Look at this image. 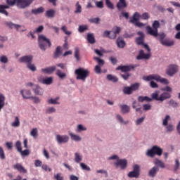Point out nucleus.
Wrapping results in <instances>:
<instances>
[{"instance_id":"obj_1","label":"nucleus","mask_w":180,"mask_h":180,"mask_svg":"<svg viewBox=\"0 0 180 180\" xmlns=\"http://www.w3.org/2000/svg\"><path fill=\"white\" fill-rule=\"evenodd\" d=\"M75 74L76 75V79L85 82V81H86V78L89 77L90 72L88 70V69L79 68L75 70Z\"/></svg>"},{"instance_id":"obj_2","label":"nucleus","mask_w":180,"mask_h":180,"mask_svg":"<svg viewBox=\"0 0 180 180\" xmlns=\"http://www.w3.org/2000/svg\"><path fill=\"white\" fill-rule=\"evenodd\" d=\"M38 43L39 46V49L41 50H43L44 51H46V49L48 47H51V41H50V39H48L46 37V36L41 34L38 37Z\"/></svg>"},{"instance_id":"obj_3","label":"nucleus","mask_w":180,"mask_h":180,"mask_svg":"<svg viewBox=\"0 0 180 180\" xmlns=\"http://www.w3.org/2000/svg\"><path fill=\"white\" fill-rule=\"evenodd\" d=\"M146 155L147 157H150V158H154L155 155L161 156L162 155V148L155 146L151 149L148 150Z\"/></svg>"},{"instance_id":"obj_4","label":"nucleus","mask_w":180,"mask_h":180,"mask_svg":"<svg viewBox=\"0 0 180 180\" xmlns=\"http://www.w3.org/2000/svg\"><path fill=\"white\" fill-rule=\"evenodd\" d=\"M139 20H140V13L139 12H135L133 16L129 18V23L135 25L137 27H143V26H146V25Z\"/></svg>"},{"instance_id":"obj_5","label":"nucleus","mask_w":180,"mask_h":180,"mask_svg":"<svg viewBox=\"0 0 180 180\" xmlns=\"http://www.w3.org/2000/svg\"><path fill=\"white\" fill-rule=\"evenodd\" d=\"M138 35L139 37L136 38V44L139 46H143L144 49L147 50V51L150 52L151 51V49H150V46L147 44H144V33L141 31L138 32Z\"/></svg>"},{"instance_id":"obj_6","label":"nucleus","mask_w":180,"mask_h":180,"mask_svg":"<svg viewBox=\"0 0 180 180\" xmlns=\"http://www.w3.org/2000/svg\"><path fill=\"white\" fill-rule=\"evenodd\" d=\"M33 1L34 0H17L15 6L20 9H26L27 6L32 5Z\"/></svg>"},{"instance_id":"obj_7","label":"nucleus","mask_w":180,"mask_h":180,"mask_svg":"<svg viewBox=\"0 0 180 180\" xmlns=\"http://www.w3.org/2000/svg\"><path fill=\"white\" fill-rule=\"evenodd\" d=\"M5 26L9 27V29H15L18 32H26V29H25V26H22L18 24H13L12 22H5Z\"/></svg>"},{"instance_id":"obj_8","label":"nucleus","mask_w":180,"mask_h":180,"mask_svg":"<svg viewBox=\"0 0 180 180\" xmlns=\"http://www.w3.org/2000/svg\"><path fill=\"white\" fill-rule=\"evenodd\" d=\"M128 176L129 178H139L140 176V166L135 165L133 167V171L129 172Z\"/></svg>"},{"instance_id":"obj_9","label":"nucleus","mask_w":180,"mask_h":180,"mask_svg":"<svg viewBox=\"0 0 180 180\" xmlns=\"http://www.w3.org/2000/svg\"><path fill=\"white\" fill-rule=\"evenodd\" d=\"M115 168L120 167L121 169H126L127 168V160L126 159H118L117 162H114Z\"/></svg>"},{"instance_id":"obj_10","label":"nucleus","mask_w":180,"mask_h":180,"mask_svg":"<svg viewBox=\"0 0 180 180\" xmlns=\"http://www.w3.org/2000/svg\"><path fill=\"white\" fill-rule=\"evenodd\" d=\"M136 67H139V65H123V66H118L117 70L122 71V72H129V71L134 70Z\"/></svg>"},{"instance_id":"obj_11","label":"nucleus","mask_w":180,"mask_h":180,"mask_svg":"<svg viewBox=\"0 0 180 180\" xmlns=\"http://www.w3.org/2000/svg\"><path fill=\"white\" fill-rule=\"evenodd\" d=\"M56 140L58 144H65L70 140V137L67 135H60L57 134L56 136Z\"/></svg>"},{"instance_id":"obj_12","label":"nucleus","mask_w":180,"mask_h":180,"mask_svg":"<svg viewBox=\"0 0 180 180\" xmlns=\"http://www.w3.org/2000/svg\"><path fill=\"white\" fill-rule=\"evenodd\" d=\"M178 72V65H170L166 70V73L169 77H173L174 74H176Z\"/></svg>"},{"instance_id":"obj_13","label":"nucleus","mask_w":180,"mask_h":180,"mask_svg":"<svg viewBox=\"0 0 180 180\" xmlns=\"http://www.w3.org/2000/svg\"><path fill=\"white\" fill-rule=\"evenodd\" d=\"M38 81L40 84L51 85V84H53V77H44L43 76H40L38 77Z\"/></svg>"},{"instance_id":"obj_14","label":"nucleus","mask_w":180,"mask_h":180,"mask_svg":"<svg viewBox=\"0 0 180 180\" xmlns=\"http://www.w3.org/2000/svg\"><path fill=\"white\" fill-rule=\"evenodd\" d=\"M32 61H33V56H22L19 59L20 63H25V64H27V65L28 64H30V63H32Z\"/></svg>"},{"instance_id":"obj_15","label":"nucleus","mask_w":180,"mask_h":180,"mask_svg":"<svg viewBox=\"0 0 180 180\" xmlns=\"http://www.w3.org/2000/svg\"><path fill=\"white\" fill-rule=\"evenodd\" d=\"M146 31H147V33L150 36H153L154 37H157L158 36V30H155V28H153L150 26H147Z\"/></svg>"},{"instance_id":"obj_16","label":"nucleus","mask_w":180,"mask_h":180,"mask_svg":"<svg viewBox=\"0 0 180 180\" xmlns=\"http://www.w3.org/2000/svg\"><path fill=\"white\" fill-rule=\"evenodd\" d=\"M20 94L22 96V98H24V99H31L32 98V91H30V90H27V89H22L20 90Z\"/></svg>"},{"instance_id":"obj_17","label":"nucleus","mask_w":180,"mask_h":180,"mask_svg":"<svg viewBox=\"0 0 180 180\" xmlns=\"http://www.w3.org/2000/svg\"><path fill=\"white\" fill-rule=\"evenodd\" d=\"M150 57V53H144V51L141 50L139 54L136 57V60H149Z\"/></svg>"},{"instance_id":"obj_18","label":"nucleus","mask_w":180,"mask_h":180,"mask_svg":"<svg viewBox=\"0 0 180 180\" xmlns=\"http://www.w3.org/2000/svg\"><path fill=\"white\" fill-rule=\"evenodd\" d=\"M32 91H33L34 94H35V95L41 96L44 94L43 89H41V86L37 84H34L33 86Z\"/></svg>"},{"instance_id":"obj_19","label":"nucleus","mask_w":180,"mask_h":180,"mask_svg":"<svg viewBox=\"0 0 180 180\" xmlns=\"http://www.w3.org/2000/svg\"><path fill=\"white\" fill-rule=\"evenodd\" d=\"M13 168L14 169H17L18 172H21V174H27V170L25 169V167L19 163L14 165Z\"/></svg>"},{"instance_id":"obj_20","label":"nucleus","mask_w":180,"mask_h":180,"mask_svg":"<svg viewBox=\"0 0 180 180\" xmlns=\"http://www.w3.org/2000/svg\"><path fill=\"white\" fill-rule=\"evenodd\" d=\"M124 8H127L126 0H119V2L117 3V8L118 11H122V9H124Z\"/></svg>"},{"instance_id":"obj_21","label":"nucleus","mask_w":180,"mask_h":180,"mask_svg":"<svg viewBox=\"0 0 180 180\" xmlns=\"http://www.w3.org/2000/svg\"><path fill=\"white\" fill-rule=\"evenodd\" d=\"M160 44H162V46H165L166 47H171V46H174V44H175V41L169 39H165L164 41H162Z\"/></svg>"},{"instance_id":"obj_22","label":"nucleus","mask_w":180,"mask_h":180,"mask_svg":"<svg viewBox=\"0 0 180 180\" xmlns=\"http://www.w3.org/2000/svg\"><path fill=\"white\" fill-rule=\"evenodd\" d=\"M56 66H51L46 68L41 69V72L44 74H53L56 71Z\"/></svg>"},{"instance_id":"obj_23","label":"nucleus","mask_w":180,"mask_h":180,"mask_svg":"<svg viewBox=\"0 0 180 180\" xmlns=\"http://www.w3.org/2000/svg\"><path fill=\"white\" fill-rule=\"evenodd\" d=\"M117 46L119 47V49H124L126 46V42L124 40H123V38L122 37H118L116 41Z\"/></svg>"},{"instance_id":"obj_24","label":"nucleus","mask_w":180,"mask_h":180,"mask_svg":"<svg viewBox=\"0 0 180 180\" xmlns=\"http://www.w3.org/2000/svg\"><path fill=\"white\" fill-rule=\"evenodd\" d=\"M45 16L49 19H53L56 16V10L50 9L46 11Z\"/></svg>"},{"instance_id":"obj_25","label":"nucleus","mask_w":180,"mask_h":180,"mask_svg":"<svg viewBox=\"0 0 180 180\" xmlns=\"http://www.w3.org/2000/svg\"><path fill=\"white\" fill-rule=\"evenodd\" d=\"M6 9H9V6L0 4V13H2L3 15H5L6 16H8L9 13H8V11H6Z\"/></svg>"},{"instance_id":"obj_26","label":"nucleus","mask_w":180,"mask_h":180,"mask_svg":"<svg viewBox=\"0 0 180 180\" xmlns=\"http://www.w3.org/2000/svg\"><path fill=\"white\" fill-rule=\"evenodd\" d=\"M171 98V94L168 92H164L160 96V101L164 102V101H166V99H169Z\"/></svg>"},{"instance_id":"obj_27","label":"nucleus","mask_w":180,"mask_h":180,"mask_svg":"<svg viewBox=\"0 0 180 180\" xmlns=\"http://www.w3.org/2000/svg\"><path fill=\"white\" fill-rule=\"evenodd\" d=\"M158 75H150L148 76H143V81H153L154 79L155 81H157V77Z\"/></svg>"},{"instance_id":"obj_28","label":"nucleus","mask_w":180,"mask_h":180,"mask_svg":"<svg viewBox=\"0 0 180 180\" xmlns=\"http://www.w3.org/2000/svg\"><path fill=\"white\" fill-rule=\"evenodd\" d=\"M120 108L121 109V112L122 113L126 114V113H129V112H130V106L127 105H120Z\"/></svg>"},{"instance_id":"obj_29","label":"nucleus","mask_w":180,"mask_h":180,"mask_svg":"<svg viewBox=\"0 0 180 180\" xmlns=\"http://www.w3.org/2000/svg\"><path fill=\"white\" fill-rule=\"evenodd\" d=\"M43 12H44V8L43 7L34 8L31 11V13H32V15H40V13H43Z\"/></svg>"},{"instance_id":"obj_30","label":"nucleus","mask_w":180,"mask_h":180,"mask_svg":"<svg viewBox=\"0 0 180 180\" xmlns=\"http://www.w3.org/2000/svg\"><path fill=\"white\" fill-rule=\"evenodd\" d=\"M158 167H153L148 173L149 176H152V178H154L155 175L157 174V172H158Z\"/></svg>"},{"instance_id":"obj_31","label":"nucleus","mask_w":180,"mask_h":180,"mask_svg":"<svg viewBox=\"0 0 180 180\" xmlns=\"http://www.w3.org/2000/svg\"><path fill=\"white\" fill-rule=\"evenodd\" d=\"M156 81L157 82H160L161 84H164L165 85H168V84H169V81H168L166 78L161 77V76L158 75Z\"/></svg>"},{"instance_id":"obj_32","label":"nucleus","mask_w":180,"mask_h":180,"mask_svg":"<svg viewBox=\"0 0 180 180\" xmlns=\"http://www.w3.org/2000/svg\"><path fill=\"white\" fill-rule=\"evenodd\" d=\"M87 41L90 43V44H95L96 40L94 34H87Z\"/></svg>"},{"instance_id":"obj_33","label":"nucleus","mask_w":180,"mask_h":180,"mask_svg":"<svg viewBox=\"0 0 180 180\" xmlns=\"http://www.w3.org/2000/svg\"><path fill=\"white\" fill-rule=\"evenodd\" d=\"M138 101L139 102H144V101H146V102H151L153 101V98L146 96H140L138 98Z\"/></svg>"},{"instance_id":"obj_34","label":"nucleus","mask_w":180,"mask_h":180,"mask_svg":"<svg viewBox=\"0 0 180 180\" xmlns=\"http://www.w3.org/2000/svg\"><path fill=\"white\" fill-rule=\"evenodd\" d=\"M61 56V46H57L54 52L53 58H58Z\"/></svg>"},{"instance_id":"obj_35","label":"nucleus","mask_w":180,"mask_h":180,"mask_svg":"<svg viewBox=\"0 0 180 180\" xmlns=\"http://www.w3.org/2000/svg\"><path fill=\"white\" fill-rule=\"evenodd\" d=\"M11 126L13 127H19V126H20V120L19 119V117H15L14 122L11 123Z\"/></svg>"},{"instance_id":"obj_36","label":"nucleus","mask_w":180,"mask_h":180,"mask_svg":"<svg viewBox=\"0 0 180 180\" xmlns=\"http://www.w3.org/2000/svg\"><path fill=\"white\" fill-rule=\"evenodd\" d=\"M69 136H70L72 140H74V141H81L82 139L79 136L75 135V134L70 132Z\"/></svg>"},{"instance_id":"obj_37","label":"nucleus","mask_w":180,"mask_h":180,"mask_svg":"<svg viewBox=\"0 0 180 180\" xmlns=\"http://www.w3.org/2000/svg\"><path fill=\"white\" fill-rule=\"evenodd\" d=\"M123 92L125 95H131L133 94V90H131V87L125 86L123 89Z\"/></svg>"},{"instance_id":"obj_38","label":"nucleus","mask_w":180,"mask_h":180,"mask_svg":"<svg viewBox=\"0 0 180 180\" xmlns=\"http://www.w3.org/2000/svg\"><path fill=\"white\" fill-rule=\"evenodd\" d=\"M160 91H156L154 93L151 94L152 99H154V101H160Z\"/></svg>"},{"instance_id":"obj_39","label":"nucleus","mask_w":180,"mask_h":180,"mask_svg":"<svg viewBox=\"0 0 180 180\" xmlns=\"http://www.w3.org/2000/svg\"><path fill=\"white\" fill-rule=\"evenodd\" d=\"M56 75L60 78V79H64L67 77V74L61 72V70H56Z\"/></svg>"},{"instance_id":"obj_40","label":"nucleus","mask_w":180,"mask_h":180,"mask_svg":"<svg viewBox=\"0 0 180 180\" xmlns=\"http://www.w3.org/2000/svg\"><path fill=\"white\" fill-rule=\"evenodd\" d=\"M75 161L77 164H79V162H81L82 161V155H80L79 153H75Z\"/></svg>"},{"instance_id":"obj_41","label":"nucleus","mask_w":180,"mask_h":180,"mask_svg":"<svg viewBox=\"0 0 180 180\" xmlns=\"http://www.w3.org/2000/svg\"><path fill=\"white\" fill-rule=\"evenodd\" d=\"M105 5L108 9H115V5L113 3H112V1H110V0H105Z\"/></svg>"},{"instance_id":"obj_42","label":"nucleus","mask_w":180,"mask_h":180,"mask_svg":"<svg viewBox=\"0 0 180 180\" xmlns=\"http://www.w3.org/2000/svg\"><path fill=\"white\" fill-rule=\"evenodd\" d=\"M79 56V49L76 47L75 49V58H76L77 61H79V60H81Z\"/></svg>"},{"instance_id":"obj_43","label":"nucleus","mask_w":180,"mask_h":180,"mask_svg":"<svg viewBox=\"0 0 180 180\" xmlns=\"http://www.w3.org/2000/svg\"><path fill=\"white\" fill-rule=\"evenodd\" d=\"M15 147L18 153L22 152V142H20V141H18L15 143Z\"/></svg>"},{"instance_id":"obj_44","label":"nucleus","mask_w":180,"mask_h":180,"mask_svg":"<svg viewBox=\"0 0 180 180\" xmlns=\"http://www.w3.org/2000/svg\"><path fill=\"white\" fill-rule=\"evenodd\" d=\"M155 165H158L159 167H160V168H165V164L158 159H155Z\"/></svg>"},{"instance_id":"obj_45","label":"nucleus","mask_w":180,"mask_h":180,"mask_svg":"<svg viewBox=\"0 0 180 180\" xmlns=\"http://www.w3.org/2000/svg\"><path fill=\"white\" fill-rule=\"evenodd\" d=\"M5 106V96L4 95L0 94V110Z\"/></svg>"},{"instance_id":"obj_46","label":"nucleus","mask_w":180,"mask_h":180,"mask_svg":"<svg viewBox=\"0 0 180 180\" xmlns=\"http://www.w3.org/2000/svg\"><path fill=\"white\" fill-rule=\"evenodd\" d=\"M107 79H108V81H112V82H117V81H118L117 77H116L112 75H107Z\"/></svg>"},{"instance_id":"obj_47","label":"nucleus","mask_w":180,"mask_h":180,"mask_svg":"<svg viewBox=\"0 0 180 180\" xmlns=\"http://www.w3.org/2000/svg\"><path fill=\"white\" fill-rule=\"evenodd\" d=\"M130 87L132 90V92H134V91H137L140 88V83H135L134 84H131Z\"/></svg>"},{"instance_id":"obj_48","label":"nucleus","mask_w":180,"mask_h":180,"mask_svg":"<svg viewBox=\"0 0 180 180\" xmlns=\"http://www.w3.org/2000/svg\"><path fill=\"white\" fill-rule=\"evenodd\" d=\"M17 1L18 0H6V3L8 6H15V5L16 6Z\"/></svg>"},{"instance_id":"obj_49","label":"nucleus","mask_w":180,"mask_h":180,"mask_svg":"<svg viewBox=\"0 0 180 180\" xmlns=\"http://www.w3.org/2000/svg\"><path fill=\"white\" fill-rule=\"evenodd\" d=\"M94 60H95L96 61H97V63H98V65H99L100 67H102V65H104V64H105V60H102V59H101V58H98V57H94Z\"/></svg>"},{"instance_id":"obj_50","label":"nucleus","mask_w":180,"mask_h":180,"mask_svg":"<svg viewBox=\"0 0 180 180\" xmlns=\"http://www.w3.org/2000/svg\"><path fill=\"white\" fill-rule=\"evenodd\" d=\"M57 101H58V97L56 98L55 99H49L48 101V103H49V105H58V102H57Z\"/></svg>"},{"instance_id":"obj_51","label":"nucleus","mask_w":180,"mask_h":180,"mask_svg":"<svg viewBox=\"0 0 180 180\" xmlns=\"http://www.w3.org/2000/svg\"><path fill=\"white\" fill-rule=\"evenodd\" d=\"M19 153H20L22 157H26L30 154V150H29L28 149H25L24 150H21V152Z\"/></svg>"},{"instance_id":"obj_52","label":"nucleus","mask_w":180,"mask_h":180,"mask_svg":"<svg viewBox=\"0 0 180 180\" xmlns=\"http://www.w3.org/2000/svg\"><path fill=\"white\" fill-rule=\"evenodd\" d=\"M85 30H88V26L80 25L79 27L78 31L79 32V33H84V32H85Z\"/></svg>"},{"instance_id":"obj_53","label":"nucleus","mask_w":180,"mask_h":180,"mask_svg":"<svg viewBox=\"0 0 180 180\" xmlns=\"http://www.w3.org/2000/svg\"><path fill=\"white\" fill-rule=\"evenodd\" d=\"M82 8L79 5V2H77L76 4V10L75 11V13H81Z\"/></svg>"},{"instance_id":"obj_54","label":"nucleus","mask_w":180,"mask_h":180,"mask_svg":"<svg viewBox=\"0 0 180 180\" xmlns=\"http://www.w3.org/2000/svg\"><path fill=\"white\" fill-rule=\"evenodd\" d=\"M159 27H160V22L158 20H155L152 25V28L155 29L156 30H158Z\"/></svg>"},{"instance_id":"obj_55","label":"nucleus","mask_w":180,"mask_h":180,"mask_svg":"<svg viewBox=\"0 0 180 180\" xmlns=\"http://www.w3.org/2000/svg\"><path fill=\"white\" fill-rule=\"evenodd\" d=\"M159 41H160V43H162L163 41L165 40V37H167V34L162 32V34H159Z\"/></svg>"},{"instance_id":"obj_56","label":"nucleus","mask_w":180,"mask_h":180,"mask_svg":"<svg viewBox=\"0 0 180 180\" xmlns=\"http://www.w3.org/2000/svg\"><path fill=\"white\" fill-rule=\"evenodd\" d=\"M80 167L84 171H91V167L85 165V163H80Z\"/></svg>"},{"instance_id":"obj_57","label":"nucleus","mask_w":180,"mask_h":180,"mask_svg":"<svg viewBox=\"0 0 180 180\" xmlns=\"http://www.w3.org/2000/svg\"><path fill=\"white\" fill-rule=\"evenodd\" d=\"M179 168H180L179 160L176 159L175 160V165H174V171H175V172H176V171H178V169H179Z\"/></svg>"},{"instance_id":"obj_58","label":"nucleus","mask_w":180,"mask_h":180,"mask_svg":"<svg viewBox=\"0 0 180 180\" xmlns=\"http://www.w3.org/2000/svg\"><path fill=\"white\" fill-rule=\"evenodd\" d=\"M0 158L1 160H5L6 156H5V152L4 151V148L0 146Z\"/></svg>"},{"instance_id":"obj_59","label":"nucleus","mask_w":180,"mask_h":180,"mask_svg":"<svg viewBox=\"0 0 180 180\" xmlns=\"http://www.w3.org/2000/svg\"><path fill=\"white\" fill-rule=\"evenodd\" d=\"M53 178L56 180H64V176H61V173H58L57 174L54 175Z\"/></svg>"},{"instance_id":"obj_60","label":"nucleus","mask_w":180,"mask_h":180,"mask_svg":"<svg viewBox=\"0 0 180 180\" xmlns=\"http://www.w3.org/2000/svg\"><path fill=\"white\" fill-rule=\"evenodd\" d=\"M37 128H34L32 129V130L30 132V135L32 136V137H37Z\"/></svg>"},{"instance_id":"obj_61","label":"nucleus","mask_w":180,"mask_h":180,"mask_svg":"<svg viewBox=\"0 0 180 180\" xmlns=\"http://www.w3.org/2000/svg\"><path fill=\"white\" fill-rule=\"evenodd\" d=\"M27 68H29V70H30L31 71H36V66H34V64H32V63H28L27 65Z\"/></svg>"},{"instance_id":"obj_62","label":"nucleus","mask_w":180,"mask_h":180,"mask_svg":"<svg viewBox=\"0 0 180 180\" xmlns=\"http://www.w3.org/2000/svg\"><path fill=\"white\" fill-rule=\"evenodd\" d=\"M61 30L65 32V34H68V36H70L71 34V32L67 30V26L64 25L61 27Z\"/></svg>"},{"instance_id":"obj_63","label":"nucleus","mask_w":180,"mask_h":180,"mask_svg":"<svg viewBox=\"0 0 180 180\" xmlns=\"http://www.w3.org/2000/svg\"><path fill=\"white\" fill-rule=\"evenodd\" d=\"M169 104L173 108H176L178 106V103L175 102V101H174L173 99H171L169 101Z\"/></svg>"},{"instance_id":"obj_64","label":"nucleus","mask_w":180,"mask_h":180,"mask_svg":"<svg viewBox=\"0 0 180 180\" xmlns=\"http://www.w3.org/2000/svg\"><path fill=\"white\" fill-rule=\"evenodd\" d=\"M96 6L102 9L103 8V1H96Z\"/></svg>"}]
</instances>
